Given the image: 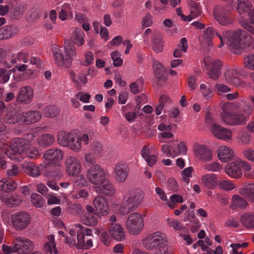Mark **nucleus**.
Returning <instances> with one entry per match:
<instances>
[{
    "label": "nucleus",
    "mask_w": 254,
    "mask_h": 254,
    "mask_svg": "<svg viewBox=\"0 0 254 254\" xmlns=\"http://www.w3.org/2000/svg\"><path fill=\"white\" fill-rule=\"evenodd\" d=\"M222 65V63L221 61L215 60L212 63L211 65H210V69H213L215 71L217 70L218 72H220Z\"/></svg>",
    "instance_id": "680f3d73"
},
{
    "label": "nucleus",
    "mask_w": 254,
    "mask_h": 254,
    "mask_svg": "<svg viewBox=\"0 0 254 254\" xmlns=\"http://www.w3.org/2000/svg\"><path fill=\"white\" fill-rule=\"evenodd\" d=\"M78 243L75 245L77 249H86L84 243V235L83 232H78L77 234Z\"/></svg>",
    "instance_id": "09e8293b"
},
{
    "label": "nucleus",
    "mask_w": 254,
    "mask_h": 254,
    "mask_svg": "<svg viewBox=\"0 0 254 254\" xmlns=\"http://www.w3.org/2000/svg\"><path fill=\"white\" fill-rule=\"evenodd\" d=\"M99 185L101 186L97 187L96 190L98 193L107 196H113L115 194V187L108 179H106Z\"/></svg>",
    "instance_id": "6ab92c4d"
},
{
    "label": "nucleus",
    "mask_w": 254,
    "mask_h": 254,
    "mask_svg": "<svg viewBox=\"0 0 254 254\" xmlns=\"http://www.w3.org/2000/svg\"><path fill=\"white\" fill-rule=\"evenodd\" d=\"M59 113V111L57 107L55 106L47 107L44 109V114L47 117H54L57 116Z\"/></svg>",
    "instance_id": "a18cd8bd"
},
{
    "label": "nucleus",
    "mask_w": 254,
    "mask_h": 254,
    "mask_svg": "<svg viewBox=\"0 0 254 254\" xmlns=\"http://www.w3.org/2000/svg\"><path fill=\"white\" fill-rule=\"evenodd\" d=\"M156 254H171V253L168 251L167 242L160 247L156 252Z\"/></svg>",
    "instance_id": "338daca9"
},
{
    "label": "nucleus",
    "mask_w": 254,
    "mask_h": 254,
    "mask_svg": "<svg viewBox=\"0 0 254 254\" xmlns=\"http://www.w3.org/2000/svg\"><path fill=\"white\" fill-rule=\"evenodd\" d=\"M225 171L229 176L235 178H240L242 175V171L240 169L238 160L227 164L225 166Z\"/></svg>",
    "instance_id": "412c9836"
},
{
    "label": "nucleus",
    "mask_w": 254,
    "mask_h": 254,
    "mask_svg": "<svg viewBox=\"0 0 254 254\" xmlns=\"http://www.w3.org/2000/svg\"><path fill=\"white\" fill-rule=\"evenodd\" d=\"M167 242L164 235L160 232L151 234L142 241L143 245L148 250H153L156 248L159 250Z\"/></svg>",
    "instance_id": "20e7f679"
},
{
    "label": "nucleus",
    "mask_w": 254,
    "mask_h": 254,
    "mask_svg": "<svg viewBox=\"0 0 254 254\" xmlns=\"http://www.w3.org/2000/svg\"><path fill=\"white\" fill-rule=\"evenodd\" d=\"M109 232L111 236L117 241H123L125 239V232L120 224L111 223L109 228Z\"/></svg>",
    "instance_id": "5701e85b"
},
{
    "label": "nucleus",
    "mask_w": 254,
    "mask_h": 254,
    "mask_svg": "<svg viewBox=\"0 0 254 254\" xmlns=\"http://www.w3.org/2000/svg\"><path fill=\"white\" fill-rule=\"evenodd\" d=\"M41 117L39 112L36 111H30L23 113L21 114V124L29 125L38 122Z\"/></svg>",
    "instance_id": "a211bd4d"
},
{
    "label": "nucleus",
    "mask_w": 254,
    "mask_h": 254,
    "mask_svg": "<svg viewBox=\"0 0 254 254\" xmlns=\"http://www.w3.org/2000/svg\"><path fill=\"white\" fill-rule=\"evenodd\" d=\"M4 202L9 207H15L21 204L22 200L18 198L16 196L11 195L10 197L4 198Z\"/></svg>",
    "instance_id": "37998d69"
},
{
    "label": "nucleus",
    "mask_w": 254,
    "mask_h": 254,
    "mask_svg": "<svg viewBox=\"0 0 254 254\" xmlns=\"http://www.w3.org/2000/svg\"><path fill=\"white\" fill-rule=\"evenodd\" d=\"M143 226V219L141 215L137 212L130 214L126 222V228L132 235L139 234Z\"/></svg>",
    "instance_id": "39448f33"
},
{
    "label": "nucleus",
    "mask_w": 254,
    "mask_h": 254,
    "mask_svg": "<svg viewBox=\"0 0 254 254\" xmlns=\"http://www.w3.org/2000/svg\"><path fill=\"white\" fill-rule=\"evenodd\" d=\"M59 164L52 163L51 165H47L46 168V175L48 177H54L58 174V169L57 166Z\"/></svg>",
    "instance_id": "49530a36"
},
{
    "label": "nucleus",
    "mask_w": 254,
    "mask_h": 254,
    "mask_svg": "<svg viewBox=\"0 0 254 254\" xmlns=\"http://www.w3.org/2000/svg\"><path fill=\"white\" fill-rule=\"evenodd\" d=\"M65 171L70 176H76L80 171L81 165L78 159L69 156L65 159Z\"/></svg>",
    "instance_id": "9b49d317"
},
{
    "label": "nucleus",
    "mask_w": 254,
    "mask_h": 254,
    "mask_svg": "<svg viewBox=\"0 0 254 254\" xmlns=\"http://www.w3.org/2000/svg\"><path fill=\"white\" fill-rule=\"evenodd\" d=\"M87 178L91 183L99 185L106 179V175L100 165H93L88 170Z\"/></svg>",
    "instance_id": "0eeeda50"
},
{
    "label": "nucleus",
    "mask_w": 254,
    "mask_h": 254,
    "mask_svg": "<svg viewBox=\"0 0 254 254\" xmlns=\"http://www.w3.org/2000/svg\"><path fill=\"white\" fill-rule=\"evenodd\" d=\"M58 141L62 145L69 147L75 151L78 152L81 149V142L79 138L73 134L61 133L59 135Z\"/></svg>",
    "instance_id": "6e6552de"
},
{
    "label": "nucleus",
    "mask_w": 254,
    "mask_h": 254,
    "mask_svg": "<svg viewBox=\"0 0 254 254\" xmlns=\"http://www.w3.org/2000/svg\"><path fill=\"white\" fill-rule=\"evenodd\" d=\"M17 187L16 183L12 180L0 181V190L4 192H10L14 190Z\"/></svg>",
    "instance_id": "2f4dec72"
},
{
    "label": "nucleus",
    "mask_w": 254,
    "mask_h": 254,
    "mask_svg": "<svg viewBox=\"0 0 254 254\" xmlns=\"http://www.w3.org/2000/svg\"><path fill=\"white\" fill-rule=\"evenodd\" d=\"M202 183L209 189H214L217 186V180L214 174H207L201 179Z\"/></svg>",
    "instance_id": "c85d7f7f"
},
{
    "label": "nucleus",
    "mask_w": 254,
    "mask_h": 254,
    "mask_svg": "<svg viewBox=\"0 0 254 254\" xmlns=\"http://www.w3.org/2000/svg\"><path fill=\"white\" fill-rule=\"evenodd\" d=\"M245 66L250 69H252L254 65V54L250 55L245 58Z\"/></svg>",
    "instance_id": "864d4df0"
},
{
    "label": "nucleus",
    "mask_w": 254,
    "mask_h": 254,
    "mask_svg": "<svg viewBox=\"0 0 254 254\" xmlns=\"http://www.w3.org/2000/svg\"><path fill=\"white\" fill-rule=\"evenodd\" d=\"M219 159L222 162H226L232 160L234 157V151L226 146H221L217 150Z\"/></svg>",
    "instance_id": "393cba45"
},
{
    "label": "nucleus",
    "mask_w": 254,
    "mask_h": 254,
    "mask_svg": "<svg viewBox=\"0 0 254 254\" xmlns=\"http://www.w3.org/2000/svg\"><path fill=\"white\" fill-rule=\"evenodd\" d=\"M237 74L238 73L236 70H232L226 74V78L228 82L236 86H243L244 83L237 76Z\"/></svg>",
    "instance_id": "7c9ffc66"
},
{
    "label": "nucleus",
    "mask_w": 254,
    "mask_h": 254,
    "mask_svg": "<svg viewBox=\"0 0 254 254\" xmlns=\"http://www.w3.org/2000/svg\"><path fill=\"white\" fill-rule=\"evenodd\" d=\"M69 208L71 211V212L72 213H75L76 214H79L82 212V209L81 205L78 203H73L71 204Z\"/></svg>",
    "instance_id": "5fc2aeb1"
},
{
    "label": "nucleus",
    "mask_w": 254,
    "mask_h": 254,
    "mask_svg": "<svg viewBox=\"0 0 254 254\" xmlns=\"http://www.w3.org/2000/svg\"><path fill=\"white\" fill-rule=\"evenodd\" d=\"M22 170L29 176L37 178L40 175L39 167L32 162H24L22 164Z\"/></svg>",
    "instance_id": "4be33fe9"
},
{
    "label": "nucleus",
    "mask_w": 254,
    "mask_h": 254,
    "mask_svg": "<svg viewBox=\"0 0 254 254\" xmlns=\"http://www.w3.org/2000/svg\"><path fill=\"white\" fill-rule=\"evenodd\" d=\"M54 57L56 64L59 66H64L66 68L71 65L72 61L70 58H64L62 50L58 46L54 45L52 48Z\"/></svg>",
    "instance_id": "ddd939ff"
},
{
    "label": "nucleus",
    "mask_w": 254,
    "mask_h": 254,
    "mask_svg": "<svg viewBox=\"0 0 254 254\" xmlns=\"http://www.w3.org/2000/svg\"><path fill=\"white\" fill-rule=\"evenodd\" d=\"M18 30L14 26L7 25L0 28V40L7 39L17 34Z\"/></svg>",
    "instance_id": "a878e982"
},
{
    "label": "nucleus",
    "mask_w": 254,
    "mask_h": 254,
    "mask_svg": "<svg viewBox=\"0 0 254 254\" xmlns=\"http://www.w3.org/2000/svg\"><path fill=\"white\" fill-rule=\"evenodd\" d=\"M128 170V165L125 163H118L115 167L116 180L120 183L124 182L127 179Z\"/></svg>",
    "instance_id": "f3484780"
},
{
    "label": "nucleus",
    "mask_w": 254,
    "mask_h": 254,
    "mask_svg": "<svg viewBox=\"0 0 254 254\" xmlns=\"http://www.w3.org/2000/svg\"><path fill=\"white\" fill-rule=\"evenodd\" d=\"M241 194L254 203V184H248L241 190Z\"/></svg>",
    "instance_id": "473e14b6"
},
{
    "label": "nucleus",
    "mask_w": 254,
    "mask_h": 254,
    "mask_svg": "<svg viewBox=\"0 0 254 254\" xmlns=\"http://www.w3.org/2000/svg\"><path fill=\"white\" fill-rule=\"evenodd\" d=\"M206 169L210 171H219L221 169V166L217 162H213L206 166Z\"/></svg>",
    "instance_id": "bf43d9fd"
},
{
    "label": "nucleus",
    "mask_w": 254,
    "mask_h": 254,
    "mask_svg": "<svg viewBox=\"0 0 254 254\" xmlns=\"http://www.w3.org/2000/svg\"><path fill=\"white\" fill-rule=\"evenodd\" d=\"M93 204L96 208L97 216L99 217L108 213L109 210L108 203L104 197L101 195L97 196L93 200Z\"/></svg>",
    "instance_id": "f8f14e48"
},
{
    "label": "nucleus",
    "mask_w": 254,
    "mask_h": 254,
    "mask_svg": "<svg viewBox=\"0 0 254 254\" xmlns=\"http://www.w3.org/2000/svg\"><path fill=\"white\" fill-rule=\"evenodd\" d=\"M243 30L238 29L235 31H227L223 33V37L226 39L230 50L236 54L241 53V40Z\"/></svg>",
    "instance_id": "f03ea898"
},
{
    "label": "nucleus",
    "mask_w": 254,
    "mask_h": 254,
    "mask_svg": "<svg viewBox=\"0 0 254 254\" xmlns=\"http://www.w3.org/2000/svg\"><path fill=\"white\" fill-rule=\"evenodd\" d=\"M4 119L9 124H15L16 123L21 124V114L15 109L9 110L7 112L5 115Z\"/></svg>",
    "instance_id": "cd10ccee"
},
{
    "label": "nucleus",
    "mask_w": 254,
    "mask_h": 254,
    "mask_svg": "<svg viewBox=\"0 0 254 254\" xmlns=\"http://www.w3.org/2000/svg\"><path fill=\"white\" fill-rule=\"evenodd\" d=\"M196 156L204 161H208L212 158V152L206 146L195 145L194 148Z\"/></svg>",
    "instance_id": "b1692460"
},
{
    "label": "nucleus",
    "mask_w": 254,
    "mask_h": 254,
    "mask_svg": "<svg viewBox=\"0 0 254 254\" xmlns=\"http://www.w3.org/2000/svg\"><path fill=\"white\" fill-rule=\"evenodd\" d=\"M240 221L246 228H254V214H244L241 216Z\"/></svg>",
    "instance_id": "f704fd0d"
},
{
    "label": "nucleus",
    "mask_w": 254,
    "mask_h": 254,
    "mask_svg": "<svg viewBox=\"0 0 254 254\" xmlns=\"http://www.w3.org/2000/svg\"><path fill=\"white\" fill-rule=\"evenodd\" d=\"M30 142L27 139L15 138L11 140L9 145V149L5 151V153L10 158H14V156L20 155L29 148Z\"/></svg>",
    "instance_id": "7ed1b4c3"
},
{
    "label": "nucleus",
    "mask_w": 254,
    "mask_h": 254,
    "mask_svg": "<svg viewBox=\"0 0 254 254\" xmlns=\"http://www.w3.org/2000/svg\"><path fill=\"white\" fill-rule=\"evenodd\" d=\"M204 33V39L205 42L210 47L212 46V39L213 37L215 31L212 27H208L203 31Z\"/></svg>",
    "instance_id": "a19ab883"
},
{
    "label": "nucleus",
    "mask_w": 254,
    "mask_h": 254,
    "mask_svg": "<svg viewBox=\"0 0 254 254\" xmlns=\"http://www.w3.org/2000/svg\"><path fill=\"white\" fill-rule=\"evenodd\" d=\"M63 152L58 148H52L46 150L44 154V158L54 164H58L63 158Z\"/></svg>",
    "instance_id": "4468645a"
},
{
    "label": "nucleus",
    "mask_w": 254,
    "mask_h": 254,
    "mask_svg": "<svg viewBox=\"0 0 254 254\" xmlns=\"http://www.w3.org/2000/svg\"><path fill=\"white\" fill-rule=\"evenodd\" d=\"M248 203L246 200L243 197L238 195H235L233 197V203L231 205L232 209L236 208H244L247 205Z\"/></svg>",
    "instance_id": "4c0bfd02"
},
{
    "label": "nucleus",
    "mask_w": 254,
    "mask_h": 254,
    "mask_svg": "<svg viewBox=\"0 0 254 254\" xmlns=\"http://www.w3.org/2000/svg\"><path fill=\"white\" fill-rule=\"evenodd\" d=\"M31 219L30 215L23 211L13 213L11 216L12 226L17 231L25 229L30 223Z\"/></svg>",
    "instance_id": "423d86ee"
},
{
    "label": "nucleus",
    "mask_w": 254,
    "mask_h": 254,
    "mask_svg": "<svg viewBox=\"0 0 254 254\" xmlns=\"http://www.w3.org/2000/svg\"><path fill=\"white\" fill-rule=\"evenodd\" d=\"M75 97L84 103H88L89 99L91 97V95L88 93H83L82 92H79L77 93Z\"/></svg>",
    "instance_id": "4d7b16f0"
},
{
    "label": "nucleus",
    "mask_w": 254,
    "mask_h": 254,
    "mask_svg": "<svg viewBox=\"0 0 254 254\" xmlns=\"http://www.w3.org/2000/svg\"><path fill=\"white\" fill-rule=\"evenodd\" d=\"M151 46L153 51L157 53L163 51L164 48L163 37L160 33L157 32L154 34Z\"/></svg>",
    "instance_id": "bb28decb"
},
{
    "label": "nucleus",
    "mask_w": 254,
    "mask_h": 254,
    "mask_svg": "<svg viewBox=\"0 0 254 254\" xmlns=\"http://www.w3.org/2000/svg\"><path fill=\"white\" fill-rule=\"evenodd\" d=\"M200 90L203 96L205 97H210L212 94L211 88H207L204 84H201L200 86Z\"/></svg>",
    "instance_id": "13d9d810"
},
{
    "label": "nucleus",
    "mask_w": 254,
    "mask_h": 254,
    "mask_svg": "<svg viewBox=\"0 0 254 254\" xmlns=\"http://www.w3.org/2000/svg\"><path fill=\"white\" fill-rule=\"evenodd\" d=\"M237 9L240 15L245 14L252 8L251 2L249 0H237Z\"/></svg>",
    "instance_id": "c9c22d12"
},
{
    "label": "nucleus",
    "mask_w": 254,
    "mask_h": 254,
    "mask_svg": "<svg viewBox=\"0 0 254 254\" xmlns=\"http://www.w3.org/2000/svg\"><path fill=\"white\" fill-rule=\"evenodd\" d=\"M24 5L21 4L14 8L13 16L15 19H18L22 16L24 11Z\"/></svg>",
    "instance_id": "3c124183"
},
{
    "label": "nucleus",
    "mask_w": 254,
    "mask_h": 254,
    "mask_svg": "<svg viewBox=\"0 0 254 254\" xmlns=\"http://www.w3.org/2000/svg\"><path fill=\"white\" fill-rule=\"evenodd\" d=\"M220 114V117L223 122L230 125H240L243 124L246 120L244 114L235 115L225 110Z\"/></svg>",
    "instance_id": "1a4fd4ad"
},
{
    "label": "nucleus",
    "mask_w": 254,
    "mask_h": 254,
    "mask_svg": "<svg viewBox=\"0 0 254 254\" xmlns=\"http://www.w3.org/2000/svg\"><path fill=\"white\" fill-rule=\"evenodd\" d=\"M241 51L243 48L246 49L254 45L253 38L246 31H243L241 40Z\"/></svg>",
    "instance_id": "e433bc0d"
},
{
    "label": "nucleus",
    "mask_w": 254,
    "mask_h": 254,
    "mask_svg": "<svg viewBox=\"0 0 254 254\" xmlns=\"http://www.w3.org/2000/svg\"><path fill=\"white\" fill-rule=\"evenodd\" d=\"M84 34L81 29L76 28L74 32L73 43L78 46L82 45L84 43Z\"/></svg>",
    "instance_id": "58836bf2"
},
{
    "label": "nucleus",
    "mask_w": 254,
    "mask_h": 254,
    "mask_svg": "<svg viewBox=\"0 0 254 254\" xmlns=\"http://www.w3.org/2000/svg\"><path fill=\"white\" fill-rule=\"evenodd\" d=\"M25 152L27 157L30 158H34L39 154L38 150L33 147H29V148L25 150Z\"/></svg>",
    "instance_id": "6e6d98bb"
},
{
    "label": "nucleus",
    "mask_w": 254,
    "mask_h": 254,
    "mask_svg": "<svg viewBox=\"0 0 254 254\" xmlns=\"http://www.w3.org/2000/svg\"><path fill=\"white\" fill-rule=\"evenodd\" d=\"M220 188L226 190H233L235 188V186L233 184L231 183L230 182L227 181H222L218 184Z\"/></svg>",
    "instance_id": "603ef678"
},
{
    "label": "nucleus",
    "mask_w": 254,
    "mask_h": 254,
    "mask_svg": "<svg viewBox=\"0 0 254 254\" xmlns=\"http://www.w3.org/2000/svg\"><path fill=\"white\" fill-rule=\"evenodd\" d=\"M31 202L36 207H41L45 202V200L39 194L34 193L31 195Z\"/></svg>",
    "instance_id": "79ce46f5"
},
{
    "label": "nucleus",
    "mask_w": 254,
    "mask_h": 254,
    "mask_svg": "<svg viewBox=\"0 0 254 254\" xmlns=\"http://www.w3.org/2000/svg\"><path fill=\"white\" fill-rule=\"evenodd\" d=\"M185 221H190L191 223H194V224H198V221L196 218L194 212L193 211H188L185 213V217L184 219Z\"/></svg>",
    "instance_id": "8fccbe9b"
},
{
    "label": "nucleus",
    "mask_w": 254,
    "mask_h": 254,
    "mask_svg": "<svg viewBox=\"0 0 254 254\" xmlns=\"http://www.w3.org/2000/svg\"><path fill=\"white\" fill-rule=\"evenodd\" d=\"M94 214L86 213L82 219L83 223L86 225L94 226L97 223V220Z\"/></svg>",
    "instance_id": "c03bdc74"
},
{
    "label": "nucleus",
    "mask_w": 254,
    "mask_h": 254,
    "mask_svg": "<svg viewBox=\"0 0 254 254\" xmlns=\"http://www.w3.org/2000/svg\"><path fill=\"white\" fill-rule=\"evenodd\" d=\"M152 23V21L151 20V16L149 14H147L146 16L143 18L142 21V26L144 27H149Z\"/></svg>",
    "instance_id": "e2e57ef3"
},
{
    "label": "nucleus",
    "mask_w": 254,
    "mask_h": 254,
    "mask_svg": "<svg viewBox=\"0 0 254 254\" xmlns=\"http://www.w3.org/2000/svg\"><path fill=\"white\" fill-rule=\"evenodd\" d=\"M144 198V193L142 191L135 192L127 191L124 195L119 212L122 215L129 213L136 209Z\"/></svg>",
    "instance_id": "f257e3e1"
},
{
    "label": "nucleus",
    "mask_w": 254,
    "mask_h": 254,
    "mask_svg": "<svg viewBox=\"0 0 254 254\" xmlns=\"http://www.w3.org/2000/svg\"><path fill=\"white\" fill-rule=\"evenodd\" d=\"M33 243L27 239L16 238L14 241V251L19 254H25L32 251Z\"/></svg>",
    "instance_id": "9d476101"
},
{
    "label": "nucleus",
    "mask_w": 254,
    "mask_h": 254,
    "mask_svg": "<svg viewBox=\"0 0 254 254\" xmlns=\"http://www.w3.org/2000/svg\"><path fill=\"white\" fill-rule=\"evenodd\" d=\"M221 72H218L217 70L215 71L211 69H209L208 72L209 77L213 80H217Z\"/></svg>",
    "instance_id": "0e129e2a"
},
{
    "label": "nucleus",
    "mask_w": 254,
    "mask_h": 254,
    "mask_svg": "<svg viewBox=\"0 0 254 254\" xmlns=\"http://www.w3.org/2000/svg\"><path fill=\"white\" fill-rule=\"evenodd\" d=\"M226 10L223 8V10L220 11H214V17L215 19L221 25H226L230 24L232 22L233 20L232 19L225 16L223 12H225Z\"/></svg>",
    "instance_id": "72a5a7b5"
},
{
    "label": "nucleus",
    "mask_w": 254,
    "mask_h": 254,
    "mask_svg": "<svg viewBox=\"0 0 254 254\" xmlns=\"http://www.w3.org/2000/svg\"><path fill=\"white\" fill-rule=\"evenodd\" d=\"M128 93L127 92L121 93L119 96V103L121 104H125L128 98Z\"/></svg>",
    "instance_id": "69168bd1"
},
{
    "label": "nucleus",
    "mask_w": 254,
    "mask_h": 254,
    "mask_svg": "<svg viewBox=\"0 0 254 254\" xmlns=\"http://www.w3.org/2000/svg\"><path fill=\"white\" fill-rule=\"evenodd\" d=\"M241 25L244 29L254 35V27L250 23L246 21H243L242 22Z\"/></svg>",
    "instance_id": "774afa93"
},
{
    "label": "nucleus",
    "mask_w": 254,
    "mask_h": 254,
    "mask_svg": "<svg viewBox=\"0 0 254 254\" xmlns=\"http://www.w3.org/2000/svg\"><path fill=\"white\" fill-rule=\"evenodd\" d=\"M211 131L215 137L219 139L224 140L230 139L232 136L230 130L224 128L216 124H214L212 126Z\"/></svg>",
    "instance_id": "2eb2a0df"
},
{
    "label": "nucleus",
    "mask_w": 254,
    "mask_h": 254,
    "mask_svg": "<svg viewBox=\"0 0 254 254\" xmlns=\"http://www.w3.org/2000/svg\"><path fill=\"white\" fill-rule=\"evenodd\" d=\"M33 92L30 86H24L20 88L16 100L18 102L24 104L29 103L33 99Z\"/></svg>",
    "instance_id": "dca6fc26"
},
{
    "label": "nucleus",
    "mask_w": 254,
    "mask_h": 254,
    "mask_svg": "<svg viewBox=\"0 0 254 254\" xmlns=\"http://www.w3.org/2000/svg\"><path fill=\"white\" fill-rule=\"evenodd\" d=\"M64 48L66 54V58H70L76 55L75 49L73 45H71L68 40H65L64 41Z\"/></svg>",
    "instance_id": "ea45409f"
},
{
    "label": "nucleus",
    "mask_w": 254,
    "mask_h": 254,
    "mask_svg": "<svg viewBox=\"0 0 254 254\" xmlns=\"http://www.w3.org/2000/svg\"><path fill=\"white\" fill-rule=\"evenodd\" d=\"M48 238L49 241L45 244L44 250L46 252H50L51 254L52 249H55L56 247L54 236V235H50L48 236Z\"/></svg>",
    "instance_id": "de8ad7c7"
},
{
    "label": "nucleus",
    "mask_w": 254,
    "mask_h": 254,
    "mask_svg": "<svg viewBox=\"0 0 254 254\" xmlns=\"http://www.w3.org/2000/svg\"><path fill=\"white\" fill-rule=\"evenodd\" d=\"M55 138L53 134L45 133L40 135L38 138V144L44 147H47L55 142Z\"/></svg>",
    "instance_id": "c756f323"
},
{
    "label": "nucleus",
    "mask_w": 254,
    "mask_h": 254,
    "mask_svg": "<svg viewBox=\"0 0 254 254\" xmlns=\"http://www.w3.org/2000/svg\"><path fill=\"white\" fill-rule=\"evenodd\" d=\"M170 200L172 203H181L184 201V199L181 195L174 194L170 197Z\"/></svg>",
    "instance_id": "052dcab7"
},
{
    "label": "nucleus",
    "mask_w": 254,
    "mask_h": 254,
    "mask_svg": "<svg viewBox=\"0 0 254 254\" xmlns=\"http://www.w3.org/2000/svg\"><path fill=\"white\" fill-rule=\"evenodd\" d=\"M154 74L157 80L158 85H161L167 80L166 76L164 75L165 72V67L158 62H156L153 65Z\"/></svg>",
    "instance_id": "aec40b11"
}]
</instances>
